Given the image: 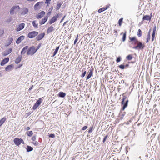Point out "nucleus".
<instances>
[{
    "instance_id": "e2e57ef3",
    "label": "nucleus",
    "mask_w": 160,
    "mask_h": 160,
    "mask_svg": "<svg viewBox=\"0 0 160 160\" xmlns=\"http://www.w3.org/2000/svg\"><path fill=\"white\" fill-rule=\"evenodd\" d=\"M22 143L23 144H24V142L22 139L21 138V143Z\"/></svg>"
},
{
    "instance_id": "423d86ee",
    "label": "nucleus",
    "mask_w": 160,
    "mask_h": 160,
    "mask_svg": "<svg viewBox=\"0 0 160 160\" xmlns=\"http://www.w3.org/2000/svg\"><path fill=\"white\" fill-rule=\"evenodd\" d=\"M41 100V98H39V99L35 103L32 108V109L33 110H36L39 106L40 105L42 102Z\"/></svg>"
},
{
    "instance_id": "58836bf2",
    "label": "nucleus",
    "mask_w": 160,
    "mask_h": 160,
    "mask_svg": "<svg viewBox=\"0 0 160 160\" xmlns=\"http://www.w3.org/2000/svg\"><path fill=\"white\" fill-rule=\"evenodd\" d=\"M48 137L50 138H53L55 137V135L53 133H51L50 134L48 135Z\"/></svg>"
},
{
    "instance_id": "1a4fd4ad",
    "label": "nucleus",
    "mask_w": 160,
    "mask_h": 160,
    "mask_svg": "<svg viewBox=\"0 0 160 160\" xmlns=\"http://www.w3.org/2000/svg\"><path fill=\"white\" fill-rule=\"evenodd\" d=\"M152 13H151L150 16L148 15L144 16L142 18L143 20L150 21L152 18Z\"/></svg>"
},
{
    "instance_id": "774afa93",
    "label": "nucleus",
    "mask_w": 160,
    "mask_h": 160,
    "mask_svg": "<svg viewBox=\"0 0 160 160\" xmlns=\"http://www.w3.org/2000/svg\"><path fill=\"white\" fill-rule=\"evenodd\" d=\"M0 32H1V34H2L4 33V30H0Z\"/></svg>"
},
{
    "instance_id": "a18cd8bd",
    "label": "nucleus",
    "mask_w": 160,
    "mask_h": 160,
    "mask_svg": "<svg viewBox=\"0 0 160 160\" xmlns=\"http://www.w3.org/2000/svg\"><path fill=\"white\" fill-rule=\"evenodd\" d=\"M78 34L77 35V37L74 40V44L75 45L76 44L77 42L78 41Z\"/></svg>"
},
{
    "instance_id": "393cba45",
    "label": "nucleus",
    "mask_w": 160,
    "mask_h": 160,
    "mask_svg": "<svg viewBox=\"0 0 160 160\" xmlns=\"http://www.w3.org/2000/svg\"><path fill=\"white\" fill-rule=\"evenodd\" d=\"M6 120V118L4 117L0 120V125L1 126L5 122Z\"/></svg>"
},
{
    "instance_id": "7c9ffc66",
    "label": "nucleus",
    "mask_w": 160,
    "mask_h": 160,
    "mask_svg": "<svg viewBox=\"0 0 160 160\" xmlns=\"http://www.w3.org/2000/svg\"><path fill=\"white\" fill-rule=\"evenodd\" d=\"M126 32H125V33H124L123 35V36L122 38V41L123 42H124L126 39Z\"/></svg>"
},
{
    "instance_id": "bb28decb",
    "label": "nucleus",
    "mask_w": 160,
    "mask_h": 160,
    "mask_svg": "<svg viewBox=\"0 0 160 160\" xmlns=\"http://www.w3.org/2000/svg\"><path fill=\"white\" fill-rule=\"evenodd\" d=\"M33 133L32 131H27L26 133V134H27L29 137L31 136Z\"/></svg>"
},
{
    "instance_id": "20e7f679",
    "label": "nucleus",
    "mask_w": 160,
    "mask_h": 160,
    "mask_svg": "<svg viewBox=\"0 0 160 160\" xmlns=\"http://www.w3.org/2000/svg\"><path fill=\"white\" fill-rule=\"evenodd\" d=\"M129 100L128 99L126 101H122L121 102L122 108L121 109L122 110H124L125 109L128 107Z\"/></svg>"
},
{
    "instance_id": "79ce46f5",
    "label": "nucleus",
    "mask_w": 160,
    "mask_h": 160,
    "mask_svg": "<svg viewBox=\"0 0 160 160\" xmlns=\"http://www.w3.org/2000/svg\"><path fill=\"white\" fill-rule=\"evenodd\" d=\"M150 35H147V40H146V43H148L149 41L150 40Z\"/></svg>"
},
{
    "instance_id": "0e129e2a",
    "label": "nucleus",
    "mask_w": 160,
    "mask_h": 160,
    "mask_svg": "<svg viewBox=\"0 0 160 160\" xmlns=\"http://www.w3.org/2000/svg\"><path fill=\"white\" fill-rule=\"evenodd\" d=\"M57 53V52H55L54 51L52 55V56L54 57V56H55L56 54Z\"/></svg>"
},
{
    "instance_id": "a878e982",
    "label": "nucleus",
    "mask_w": 160,
    "mask_h": 160,
    "mask_svg": "<svg viewBox=\"0 0 160 160\" xmlns=\"http://www.w3.org/2000/svg\"><path fill=\"white\" fill-rule=\"evenodd\" d=\"M85 70H86L85 68H83V69H82V72H83L82 73V74L81 75V77L82 78L84 77L86 73V71H85Z\"/></svg>"
},
{
    "instance_id": "338daca9",
    "label": "nucleus",
    "mask_w": 160,
    "mask_h": 160,
    "mask_svg": "<svg viewBox=\"0 0 160 160\" xmlns=\"http://www.w3.org/2000/svg\"><path fill=\"white\" fill-rule=\"evenodd\" d=\"M30 129V128L29 127H27V128H26V130H29V129Z\"/></svg>"
},
{
    "instance_id": "f8f14e48",
    "label": "nucleus",
    "mask_w": 160,
    "mask_h": 160,
    "mask_svg": "<svg viewBox=\"0 0 160 160\" xmlns=\"http://www.w3.org/2000/svg\"><path fill=\"white\" fill-rule=\"evenodd\" d=\"M123 111L124 110H122V109H121L120 110L119 116L120 118V119L121 120H122L123 119L124 117L125 116L126 114V112H123Z\"/></svg>"
},
{
    "instance_id": "bf43d9fd",
    "label": "nucleus",
    "mask_w": 160,
    "mask_h": 160,
    "mask_svg": "<svg viewBox=\"0 0 160 160\" xmlns=\"http://www.w3.org/2000/svg\"><path fill=\"white\" fill-rule=\"evenodd\" d=\"M156 25H154L153 26V31H156Z\"/></svg>"
},
{
    "instance_id": "72a5a7b5",
    "label": "nucleus",
    "mask_w": 160,
    "mask_h": 160,
    "mask_svg": "<svg viewBox=\"0 0 160 160\" xmlns=\"http://www.w3.org/2000/svg\"><path fill=\"white\" fill-rule=\"evenodd\" d=\"M62 3H58L56 6V9L57 10H58L60 8Z\"/></svg>"
},
{
    "instance_id": "2eb2a0df",
    "label": "nucleus",
    "mask_w": 160,
    "mask_h": 160,
    "mask_svg": "<svg viewBox=\"0 0 160 160\" xmlns=\"http://www.w3.org/2000/svg\"><path fill=\"white\" fill-rule=\"evenodd\" d=\"M9 60V58H7L3 60L1 62L0 65L1 66H3L6 63H7Z\"/></svg>"
},
{
    "instance_id": "c85d7f7f",
    "label": "nucleus",
    "mask_w": 160,
    "mask_h": 160,
    "mask_svg": "<svg viewBox=\"0 0 160 160\" xmlns=\"http://www.w3.org/2000/svg\"><path fill=\"white\" fill-rule=\"evenodd\" d=\"M43 3L42 2H39L37 3L34 5V8L35 9H37V7L39 6L40 3Z\"/></svg>"
},
{
    "instance_id": "4be33fe9",
    "label": "nucleus",
    "mask_w": 160,
    "mask_h": 160,
    "mask_svg": "<svg viewBox=\"0 0 160 160\" xmlns=\"http://www.w3.org/2000/svg\"><path fill=\"white\" fill-rule=\"evenodd\" d=\"M57 20L54 16L51 18V19L49 21L48 23L50 24H51L55 22Z\"/></svg>"
},
{
    "instance_id": "69168bd1",
    "label": "nucleus",
    "mask_w": 160,
    "mask_h": 160,
    "mask_svg": "<svg viewBox=\"0 0 160 160\" xmlns=\"http://www.w3.org/2000/svg\"><path fill=\"white\" fill-rule=\"evenodd\" d=\"M53 9V8L52 7L51 8H50L49 9V11H51Z\"/></svg>"
},
{
    "instance_id": "a19ab883",
    "label": "nucleus",
    "mask_w": 160,
    "mask_h": 160,
    "mask_svg": "<svg viewBox=\"0 0 160 160\" xmlns=\"http://www.w3.org/2000/svg\"><path fill=\"white\" fill-rule=\"evenodd\" d=\"M122 101H125V99L127 98V96L124 95V94L122 95Z\"/></svg>"
},
{
    "instance_id": "5701e85b",
    "label": "nucleus",
    "mask_w": 160,
    "mask_h": 160,
    "mask_svg": "<svg viewBox=\"0 0 160 160\" xmlns=\"http://www.w3.org/2000/svg\"><path fill=\"white\" fill-rule=\"evenodd\" d=\"M66 95V93L62 92H59L58 95L59 97L62 98H64L65 96Z\"/></svg>"
},
{
    "instance_id": "49530a36",
    "label": "nucleus",
    "mask_w": 160,
    "mask_h": 160,
    "mask_svg": "<svg viewBox=\"0 0 160 160\" xmlns=\"http://www.w3.org/2000/svg\"><path fill=\"white\" fill-rule=\"evenodd\" d=\"M32 143L35 146L38 145L39 144L38 142L36 141L34 142H32Z\"/></svg>"
},
{
    "instance_id": "f03ea898",
    "label": "nucleus",
    "mask_w": 160,
    "mask_h": 160,
    "mask_svg": "<svg viewBox=\"0 0 160 160\" xmlns=\"http://www.w3.org/2000/svg\"><path fill=\"white\" fill-rule=\"evenodd\" d=\"M20 9V7L19 5H15L12 7L11 8L10 11V14L11 15L14 14L16 13L18 11H19Z\"/></svg>"
},
{
    "instance_id": "473e14b6",
    "label": "nucleus",
    "mask_w": 160,
    "mask_h": 160,
    "mask_svg": "<svg viewBox=\"0 0 160 160\" xmlns=\"http://www.w3.org/2000/svg\"><path fill=\"white\" fill-rule=\"evenodd\" d=\"M123 18H120L118 21V24L120 26H121L123 21Z\"/></svg>"
},
{
    "instance_id": "6ab92c4d",
    "label": "nucleus",
    "mask_w": 160,
    "mask_h": 160,
    "mask_svg": "<svg viewBox=\"0 0 160 160\" xmlns=\"http://www.w3.org/2000/svg\"><path fill=\"white\" fill-rule=\"evenodd\" d=\"M28 48V46H26L25 47H24L22 49V51H21V54H24L26 52Z\"/></svg>"
},
{
    "instance_id": "2f4dec72",
    "label": "nucleus",
    "mask_w": 160,
    "mask_h": 160,
    "mask_svg": "<svg viewBox=\"0 0 160 160\" xmlns=\"http://www.w3.org/2000/svg\"><path fill=\"white\" fill-rule=\"evenodd\" d=\"M36 21L35 20H34L32 22V24L33 26L36 28H38V24H36L35 23Z\"/></svg>"
},
{
    "instance_id": "e433bc0d",
    "label": "nucleus",
    "mask_w": 160,
    "mask_h": 160,
    "mask_svg": "<svg viewBox=\"0 0 160 160\" xmlns=\"http://www.w3.org/2000/svg\"><path fill=\"white\" fill-rule=\"evenodd\" d=\"M15 62L16 63L18 64L20 62V57H18L15 60Z\"/></svg>"
},
{
    "instance_id": "8fccbe9b",
    "label": "nucleus",
    "mask_w": 160,
    "mask_h": 160,
    "mask_svg": "<svg viewBox=\"0 0 160 160\" xmlns=\"http://www.w3.org/2000/svg\"><path fill=\"white\" fill-rule=\"evenodd\" d=\"M36 135H34L31 138L32 140L33 141H35V140L36 139Z\"/></svg>"
},
{
    "instance_id": "9b49d317",
    "label": "nucleus",
    "mask_w": 160,
    "mask_h": 160,
    "mask_svg": "<svg viewBox=\"0 0 160 160\" xmlns=\"http://www.w3.org/2000/svg\"><path fill=\"white\" fill-rule=\"evenodd\" d=\"M45 12L44 11H41L40 13L36 15V18L37 19H40L42 18L43 16L45 14Z\"/></svg>"
},
{
    "instance_id": "6e6d98bb",
    "label": "nucleus",
    "mask_w": 160,
    "mask_h": 160,
    "mask_svg": "<svg viewBox=\"0 0 160 160\" xmlns=\"http://www.w3.org/2000/svg\"><path fill=\"white\" fill-rule=\"evenodd\" d=\"M129 66V64L128 63H127V64H126L125 65H124L125 68H127Z\"/></svg>"
},
{
    "instance_id": "f257e3e1",
    "label": "nucleus",
    "mask_w": 160,
    "mask_h": 160,
    "mask_svg": "<svg viewBox=\"0 0 160 160\" xmlns=\"http://www.w3.org/2000/svg\"><path fill=\"white\" fill-rule=\"evenodd\" d=\"M129 38L131 44L134 45H136L132 47V48L138 50H143L144 49L145 47L144 44L139 41L135 37L131 38L129 37Z\"/></svg>"
},
{
    "instance_id": "412c9836",
    "label": "nucleus",
    "mask_w": 160,
    "mask_h": 160,
    "mask_svg": "<svg viewBox=\"0 0 160 160\" xmlns=\"http://www.w3.org/2000/svg\"><path fill=\"white\" fill-rule=\"evenodd\" d=\"M14 142L16 145L18 146L20 144V139L15 138L14 140Z\"/></svg>"
},
{
    "instance_id": "b1692460",
    "label": "nucleus",
    "mask_w": 160,
    "mask_h": 160,
    "mask_svg": "<svg viewBox=\"0 0 160 160\" xmlns=\"http://www.w3.org/2000/svg\"><path fill=\"white\" fill-rule=\"evenodd\" d=\"M13 40V38H10L7 41V44H6V46L9 45L12 42Z\"/></svg>"
},
{
    "instance_id": "5fc2aeb1",
    "label": "nucleus",
    "mask_w": 160,
    "mask_h": 160,
    "mask_svg": "<svg viewBox=\"0 0 160 160\" xmlns=\"http://www.w3.org/2000/svg\"><path fill=\"white\" fill-rule=\"evenodd\" d=\"M59 48V46L56 48L55 49L54 51L55 52H57V53Z\"/></svg>"
},
{
    "instance_id": "c9c22d12",
    "label": "nucleus",
    "mask_w": 160,
    "mask_h": 160,
    "mask_svg": "<svg viewBox=\"0 0 160 160\" xmlns=\"http://www.w3.org/2000/svg\"><path fill=\"white\" fill-rule=\"evenodd\" d=\"M118 67L120 69H121L122 70H123L125 68L124 65L122 64L119 65Z\"/></svg>"
},
{
    "instance_id": "a211bd4d",
    "label": "nucleus",
    "mask_w": 160,
    "mask_h": 160,
    "mask_svg": "<svg viewBox=\"0 0 160 160\" xmlns=\"http://www.w3.org/2000/svg\"><path fill=\"white\" fill-rule=\"evenodd\" d=\"M12 51L11 48H9L4 52L2 54L4 56H6L9 54Z\"/></svg>"
},
{
    "instance_id": "052dcab7",
    "label": "nucleus",
    "mask_w": 160,
    "mask_h": 160,
    "mask_svg": "<svg viewBox=\"0 0 160 160\" xmlns=\"http://www.w3.org/2000/svg\"><path fill=\"white\" fill-rule=\"evenodd\" d=\"M17 31H20V25H18V27L17 29Z\"/></svg>"
},
{
    "instance_id": "4d7b16f0",
    "label": "nucleus",
    "mask_w": 160,
    "mask_h": 160,
    "mask_svg": "<svg viewBox=\"0 0 160 160\" xmlns=\"http://www.w3.org/2000/svg\"><path fill=\"white\" fill-rule=\"evenodd\" d=\"M24 39V36L23 35L21 36V42Z\"/></svg>"
},
{
    "instance_id": "7ed1b4c3",
    "label": "nucleus",
    "mask_w": 160,
    "mask_h": 160,
    "mask_svg": "<svg viewBox=\"0 0 160 160\" xmlns=\"http://www.w3.org/2000/svg\"><path fill=\"white\" fill-rule=\"evenodd\" d=\"M37 52V50H35L34 46L31 47L28 50L27 54L28 55H33Z\"/></svg>"
},
{
    "instance_id": "9d476101",
    "label": "nucleus",
    "mask_w": 160,
    "mask_h": 160,
    "mask_svg": "<svg viewBox=\"0 0 160 160\" xmlns=\"http://www.w3.org/2000/svg\"><path fill=\"white\" fill-rule=\"evenodd\" d=\"M93 68L90 69L89 70V74L86 77V80H88V79H89L93 75Z\"/></svg>"
},
{
    "instance_id": "0eeeda50",
    "label": "nucleus",
    "mask_w": 160,
    "mask_h": 160,
    "mask_svg": "<svg viewBox=\"0 0 160 160\" xmlns=\"http://www.w3.org/2000/svg\"><path fill=\"white\" fill-rule=\"evenodd\" d=\"M45 34L44 32H42L38 35L36 37V40L37 41H40L42 40L44 37Z\"/></svg>"
},
{
    "instance_id": "603ef678",
    "label": "nucleus",
    "mask_w": 160,
    "mask_h": 160,
    "mask_svg": "<svg viewBox=\"0 0 160 160\" xmlns=\"http://www.w3.org/2000/svg\"><path fill=\"white\" fill-rule=\"evenodd\" d=\"M51 1V0H46L45 1V3L47 4V5L50 4V2Z\"/></svg>"
},
{
    "instance_id": "864d4df0",
    "label": "nucleus",
    "mask_w": 160,
    "mask_h": 160,
    "mask_svg": "<svg viewBox=\"0 0 160 160\" xmlns=\"http://www.w3.org/2000/svg\"><path fill=\"white\" fill-rule=\"evenodd\" d=\"M66 16V15H65L60 20V23H61V22H62V21H63V20L65 18Z\"/></svg>"
},
{
    "instance_id": "13d9d810",
    "label": "nucleus",
    "mask_w": 160,
    "mask_h": 160,
    "mask_svg": "<svg viewBox=\"0 0 160 160\" xmlns=\"http://www.w3.org/2000/svg\"><path fill=\"white\" fill-rule=\"evenodd\" d=\"M155 35H152V41L153 42L155 38Z\"/></svg>"
},
{
    "instance_id": "dca6fc26",
    "label": "nucleus",
    "mask_w": 160,
    "mask_h": 160,
    "mask_svg": "<svg viewBox=\"0 0 160 160\" xmlns=\"http://www.w3.org/2000/svg\"><path fill=\"white\" fill-rule=\"evenodd\" d=\"M14 67L12 64H11L5 68V70L8 72H9L12 70Z\"/></svg>"
},
{
    "instance_id": "6e6552de",
    "label": "nucleus",
    "mask_w": 160,
    "mask_h": 160,
    "mask_svg": "<svg viewBox=\"0 0 160 160\" xmlns=\"http://www.w3.org/2000/svg\"><path fill=\"white\" fill-rule=\"evenodd\" d=\"M28 12V9L27 8H23L21 9V15H24Z\"/></svg>"
},
{
    "instance_id": "39448f33",
    "label": "nucleus",
    "mask_w": 160,
    "mask_h": 160,
    "mask_svg": "<svg viewBox=\"0 0 160 160\" xmlns=\"http://www.w3.org/2000/svg\"><path fill=\"white\" fill-rule=\"evenodd\" d=\"M38 32L37 31H32L29 32L28 35V37L30 38H32L38 35Z\"/></svg>"
},
{
    "instance_id": "680f3d73",
    "label": "nucleus",
    "mask_w": 160,
    "mask_h": 160,
    "mask_svg": "<svg viewBox=\"0 0 160 160\" xmlns=\"http://www.w3.org/2000/svg\"><path fill=\"white\" fill-rule=\"evenodd\" d=\"M33 85H32L31 86V87L29 88V89H28V91H30L32 89V88H33Z\"/></svg>"
},
{
    "instance_id": "c756f323",
    "label": "nucleus",
    "mask_w": 160,
    "mask_h": 160,
    "mask_svg": "<svg viewBox=\"0 0 160 160\" xmlns=\"http://www.w3.org/2000/svg\"><path fill=\"white\" fill-rule=\"evenodd\" d=\"M137 35L139 38L142 35V32L141 29H139L138 31Z\"/></svg>"
},
{
    "instance_id": "37998d69",
    "label": "nucleus",
    "mask_w": 160,
    "mask_h": 160,
    "mask_svg": "<svg viewBox=\"0 0 160 160\" xmlns=\"http://www.w3.org/2000/svg\"><path fill=\"white\" fill-rule=\"evenodd\" d=\"M25 24L22 23H21V30L23 29L24 28Z\"/></svg>"
},
{
    "instance_id": "ddd939ff",
    "label": "nucleus",
    "mask_w": 160,
    "mask_h": 160,
    "mask_svg": "<svg viewBox=\"0 0 160 160\" xmlns=\"http://www.w3.org/2000/svg\"><path fill=\"white\" fill-rule=\"evenodd\" d=\"M109 6H110V5L109 4L108 5H107L105 7H103L102 8H100L98 10V12L99 13L102 12L108 9L109 8Z\"/></svg>"
},
{
    "instance_id": "3c124183",
    "label": "nucleus",
    "mask_w": 160,
    "mask_h": 160,
    "mask_svg": "<svg viewBox=\"0 0 160 160\" xmlns=\"http://www.w3.org/2000/svg\"><path fill=\"white\" fill-rule=\"evenodd\" d=\"M16 42L17 44H19L20 43V37H19L17 40L16 41Z\"/></svg>"
},
{
    "instance_id": "c03bdc74",
    "label": "nucleus",
    "mask_w": 160,
    "mask_h": 160,
    "mask_svg": "<svg viewBox=\"0 0 160 160\" xmlns=\"http://www.w3.org/2000/svg\"><path fill=\"white\" fill-rule=\"evenodd\" d=\"M108 135H107L106 136H105L104 138L103 139V143H104L105 142L107 138L108 137Z\"/></svg>"
},
{
    "instance_id": "ea45409f",
    "label": "nucleus",
    "mask_w": 160,
    "mask_h": 160,
    "mask_svg": "<svg viewBox=\"0 0 160 160\" xmlns=\"http://www.w3.org/2000/svg\"><path fill=\"white\" fill-rule=\"evenodd\" d=\"M93 128V126L91 127L90 128H89V130L88 131V133H91L92 131Z\"/></svg>"
},
{
    "instance_id": "4c0bfd02",
    "label": "nucleus",
    "mask_w": 160,
    "mask_h": 160,
    "mask_svg": "<svg viewBox=\"0 0 160 160\" xmlns=\"http://www.w3.org/2000/svg\"><path fill=\"white\" fill-rule=\"evenodd\" d=\"M121 60V57L120 56H119L117 58L116 61L117 62H120Z\"/></svg>"
},
{
    "instance_id": "cd10ccee",
    "label": "nucleus",
    "mask_w": 160,
    "mask_h": 160,
    "mask_svg": "<svg viewBox=\"0 0 160 160\" xmlns=\"http://www.w3.org/2000/svg\"><path fill=\"white\" fill-rule=\"evenodd\" d=\"M133 58V57L132 54H129L126 57V59L128 60H131Z\"/></svg>"
},
{
    "instance_id": "f704fd0d",
    "label": "nucleus",
    "mask_w": 160,
    "mask_h": 160,
    "mask_svg": "<svg viewBox=\"0 0 160 160\" xmlns=\"http://www.w3.org/2000/svg\"><path fill=\"white\" fill-rule=\"evenodd\" d=\"M62 13H58V14H56V15L54 16V17L56 18V19L57 20V18H59V16H62Z\"/></svg>"
},
{
    "instance_id": "09e8293b",
    "label": "nucleus",
    "mask_w": 160,
    "mask_h": 160,
    "mask_svg": "<svg viewBox=\"0 0 160 160\" xmlns=\"http://www.w3.org/2000/svg\"><path fill=\"white\" fill-rule=\"evenodd\" d=\"M42 44L41 43H39L38 46H37V48L35 50H37V51L40 48Z\"/></svg>"
},
{
    "instance_id": "4468645a",
    "label": "nucleus",
    "mask_w": 160,
    "mask_h": 160,
    "mask_svg": "<svg viewBox=\"0 0 160 160\" xmlns=\"http://www.w3.org/2000/svg\"><path fill=\"white\" fill-rule=\"evenodd\" d=\"M48 19V16L44 17V18L42 19L41 21H40L39 24L41 25L44 24L47 22Z\"/></svg>"
},
{
    "instance_id": "de8ad7c7",
    "label": "nucleus",
    "mask_w": 160,
    "mask_h": 160,
    "mask_svg": "<svg viewBox=\"0 0 160 160\" xmlns=\"http://www.w3.org/2000/svg\"><path fill=\"white\" fill-rule=\"evenodd\" d=\"M88 128V127L86 126H83L81 129V130L84 131L86 130Z\"/></svg>"
},
{
    "instance_id": "f3484780",
    "label": "nucleus",
    "mask_w": 160,
    "mask_h": 160,
    "mask_svg": "<svg viewBox=\"0 0 160 160\" xmlns=\"http://www.w3.org/2000/svg\"><path fill=\"white\" fill-rule=\"evenodd\" d=\"M54 30V27L52 26V25L50 26L48 28L47 31V33L48 34L52 32Z\"/></svg>"
},
{
    "instance_id": "aec40b11",
    "label": "nucleus",
    "mask_w": 160,
    "mask_h": 160,
    "mask_svg": "<svg viewBox=\"0 0 160 160\" xmlns=\"http://www.w3.org/2000/svg\"><path fill=\"white\" fill-rule=\"evenodd\" d=\"M24 149L26 150V151L28 152H30L32 151L33 150V148L30 146L27 145V148H24Z\"/></svg>"
}]
</instances>
